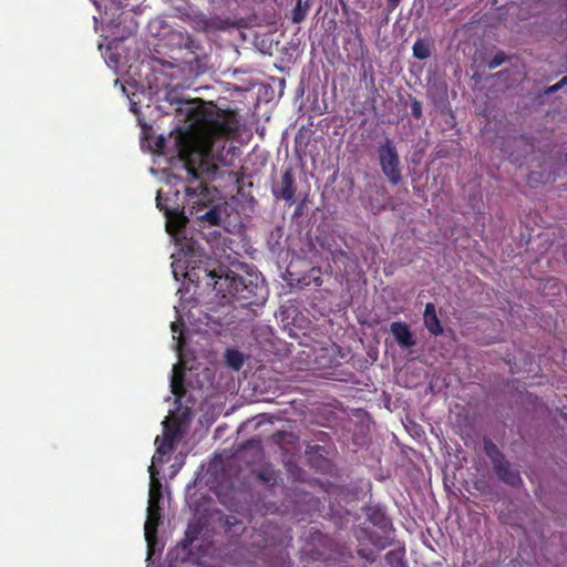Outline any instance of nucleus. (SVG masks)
<instances>
[{"label":"nucleus","mask_w":567,"mask_h":567,"mask_svg":"<svg viewBox=\"0 0 567 567\" xmlns=\"http://www.w3.org/2000/svg\"><path fill=\"white\" fill-rule=\"evenodd\" d=\"M295 173L292 167H287L281 176L280 184L272 187V194L276 198H281L288 204L295 203Z\"/></svg>","instance_id":"nucleus-6"},{"label":"nucleus","mask_w":567,"mask_h":567,"mask_svg":"<svg viewBox=\"0 0 567 567\" xmlns=\"http://www.w3.org/2000/svg\"><path fill=\"white\" fill-rule=\"evenodd\" d=\"M483 447L493 466L505 458L504 454L491 439L484 437Z\"/></svg>","instance_id":"nucleus-15"},{"label":"nucleus","mask_w":567,"mask_h":567,"mask_svg":"<svg viewBox=\"0 0 567 567\" xmlns=\"http://www.w3.org/2000/svg\"><path fill=\"white\" fill-rule=\"evenodd\" d=\"M400 2H401V0H388L389 11L395 10L399 7Z\"/></svg>","instance_id":"nucleus-24"},{"label":"nucleus","mask_w":567,"mask_h":567,"mask_svg":"<svg viewBox=\"0 0 567 567\" xmlns=\"http://www.w3.org/2000/svg\"><path fill=\"white\" fill-rule=\"evenodd\" d=\"M378 161L383 175L391 185H398L402 182V168L395 143L390 137H385L377 148Z\"/></svg>","instance_id":"nucleus-3"},{"label":"nucleus","mask_w":567,"mask_h":567,"mask_svg":"<svg viewBox=\"0 0 567 567\" xmlns=\"http://www.w3.org/2000/svg\"><path fill=\"white\" fill-rule=\"evenodd\" d=\"M367 517L370 523L379 527L381 530L386 532L392 529V522L386 514L379 507H369Z\"/></svg>","instance_id":"nucleus-11"},{"label":"nucleus","mask_w":567,"mask_h":567,"mask_svg":"<svg viewBox=\"0 0 567 567\" xmlns=\"http://www.w3.org/2000/svg\"><path fill=\"white\" fill-rule=\"evenodd\" d=\"M313 282L317 287L322 285V279L320 276L313 277Z\"/></svg>","instance_id":"nucleus-26"},{"label":"nucleus","mask_w":567,"mask_h":567,"mask_svg":"<svg viewBox=\"0 0 567 567\" xmlns=\"http://www.w3.org/2000/svg\"><path fill=\"white\" fill-rule=\"evenodd\" d=\"M207 186L204 183H199L197 187H186L185 194L189 200H193V207L190 214H194V209H196V218L207 223L209 226H217L220 221L219 209L214 206L209 208L204 214L199 215L198 213L206 207L204 198L206 197Z\"/></svg>","instance_id":"nucleus-4"},{"label":"nucleus","mask_w":567,"mask_h":567,"mask_svg":"<svg viewBox=\"0 0 567 567\" xmlns=\"http://www.w3.org/2000/svg\"><path fill=\"white\" fill-rule=\"evenodd\" d=\"M505 60H506L505 53L499 51L489 60L487 66L489 70H494V69L498 68L502 63H504Z\"/></svg>","instance_id":"nucleus-20"},{"label":"nucleus","mask_w":567,"mask_h":567,"mask_svg":"<svg viewBox=\"0 0 567 567\" xmlns=\"http://www.w3.org/2000/svg\"><path fill=\"white\" fill-rule=\"evenodd\" d=\"M161 497L162 494L159 489H155L154 486L152 485L150 491L148 507H153V505H158Z\"/></svg>","instance_id":"nucleus-21"},{"label":"nucleus","mask_w":567,"mask_h":567,"mask_svg":"<svg viewBox=\"0 0 567 567\" xmlns=\"http://www.w3.org/2000/svg\"><path fill=\"white\" fill-rule=\"evenodd\" d=\"M309 8L310 6L308 2L302 3V0H297L296 6L291 12V21L293 23L302 22L309 11Z\"/></svg>","instance_id":"nucleus-16"},{"label":"nucleus","mask_w":567,"mask_h":567,"mask_svg":"<svg viewBox=\"0 0 567 567\" xmlns=\"http://www.w3.org/2000/svg\"><path fill=\"white\" fill-rule=\"evenodd\" d=\"M219 272L213 270L207 276L216 279L214 289L221 293L224 299L235 302L243 308L259 306L266 301L267 288L264 282L258 281L257 276L249 275L248 277H243L230 270L223 274L221 269H219Z\"/></svg>","instance_id":"nucleus-2"},{"label":"nucleus","mask_w":567,"mask_h":567,"mask_svg":"<svg viewBox=\"0 0 567 567\" xmlns=\"http://www.w3.org/2000/svg\"><path fill=\"white\" fill-rule=\"evenodd\" d=\"M240 127L234 111L216 115H202L195 132H181L176 136L177 154L183 162L189 181L199 179V173L215 174L219 166H229L231 148L226 141L234 137Z\"/></svg>","instance_id":"nucleus-1"},{"label":"nucleus","mask_w":567,"mask_h":567,"mask_svg":"<svg viewBox=\"0 0 567 567\" xmlns=\"http://www.w3.org/2000/svg\"><path fill=\"white\" fill-rule=\"evenodd\" d=\"M393 554H394V551H389V553L385 555V558L389 560Z\"/></svg>","instance_id":"nucleus-29"},{"label":"nucleus","mask_w":567,"mask_h":567,"mask_svg":"<svg viewBox=\"0 0 567 567\" xmlns=\"http://www.w3.org/2000/svg\"><path fill=\"white\" fill-rule=\"evenodd\" d=\"M164 143V140H159L158 146H161Z\"/></svg>","instance_id":"nucleus-30"},{"label":"nucleus","mask_w":567,"mask_h":567,"mask_svg":"<svg viewBox=\"0 0 567 567\" xmlns=\"http://www.w3.org/2000/svg\"><path fill=\"white\" fill-rule=\"evenodd\" d=\"M411 114L416 120L422 116V104L417 100H413L411 103Z\"/></svg>","instance_id":"nucleus-22"},{"label":"nucleus","mask_w":567,"mask_h":567,"mask_svg":"<svg viewBox=\"0 0 567 567\" xmlns=\"http://www.w3.org/2000/svg\"><path fill=\"white\" fill-rule=\"evenodd\" d=\"M161 522V508L159 505H153V507L147 508V519L145 522L144 530H145V539L151 546L156 542L157 537V528Z\"/></svg>","instance_id":"nucleus-9"},{"label":"nucleus","mask_w":567,"mask_h":567,"mask_svg":"<svg viewBox=\"0 0 567 567\" xmlns=\"http://www.w3.org/2000/svg\"><path fill=\"white\" fill-rule=\"evenodd\" d=\"M390 331L394 340L402 349H409L416 344V341L413 338V333L408 323L403 321H394L390 326Z\"/></svg>","instance_id":"nucleus-8"},{"label":"nucleus","mask_w":567,"mask_h":567,"mask_svg":"<svg viewBox=\"0 0 567 567\" xmlns=\"http://www.w3.org/2000/svg\"><path fill=\"white\" fill-rule=\"evenodd\" d=\"M493 470L498 480L511 487H519L523 484L519 471L514 468L506 458L495 464Z\"/></svg>","instance_id":"nucleus-7"},{"label":"nucleus","mask_w":567,"mask_h":567,"mask_svg":"<svg viewBox=\"0 0 567 567\" xmlns=\"http://www.w3.org/2000/svg\"><path fill=\"white\" fill-rule=\"evenodd\" d=\"M171 328L174 333L179 331V324L177 322H172Z\"/></svg>","instance_id":"nucleus-27"},{"label":"nucleus","mask_w":567,"mask_h":567,"mask_svg":"<svg viewBox=\"0 0 567 567\" xmlns=\"http://www.w3.org/2000/svg\"><path fill=\"white\" fill-rule=\"evenodd\" d=\"M565 162L567 163V153H566V156H565Z\"/></svg>","instance_id":"nucleus-31"},{"label":"nucleus","mask_w":567,"mask_h":567,"mask_svg":"<svg viewBox=\"0 0 567 567\" xmlns=\"http://www.w3.org/2000/svg\"><path fill=\"white\" fill-rule=\"evenodd\" d=\"M226 362L234 370H239L244 364L243 354L238 350L228 349L226 352Z\"/></svg>","instance_id":"nucleus-18"},{"label":"nucleus","mask_w":567,"mask_h":567,"mask_svg":"<svg viewBox=\"0 0 567 567\" xmlns=\"http://www.w3.org/2000/svg\"><path fill=\"white\" fill-rule=\"evenodd\" d=\"M567 84V75L564 76L561 80H559L556 84H554L553 86L549 87V92H557L558 90H560L564 85Z\"/></svg>","instance_id":"nucleus-23"},{"label":"nucleus","mask_w":567,"mask_h":567,"mask_svg":"<svg viewBox=\"0 0 567 567\" xmlns=\"http://www.w3.org/2000/svg\"><path fill=\"white\" fill-rule=\"evenodd\" d=\"M172 37L177 40V43L179 44L181 48L186 49L190 54L194 55L193 59L188 60L189 63L193 62V60H197L196 52L197 50H199L200 45L198 44L197 41L193 39L190 34H188L187 32H174Z\"/></svg>","instance_id":"nucleus-13"},{"label":"nucleus","mask_w":567,"mask_h":567,"mask_svg":"<svg viewBox=\"0 0 567 567\" xmlns=\"http://www.w3.org/2000/svg\"><path fill=\"white\" fill-rule=\"evenodd\" d=\"M257 477L269 485H274L277 481L276 473L270 468H265L258 472Z\"/></svg>","instance_id":"nucleus-19"},{"label":"nucleus","mask_w":567,"mask_h":567,"mask_svg":"<svg viewBox=\"0 0 567 567\" xmlns=\"http://www.w3.org/2000/svg\"><path fill=\"white\" fill-rule=\"evenodd\" d=\"M167 199L163 197L162 192L159 190L156 196V206L157 208L164 213L167 223L166 229L168 233L179 231L188 221L187 217L184 214V209L178 206L175 208H169L166 204Z\"/></svg>","instance_id":"nucleus-5"},{"label":"nucleus","mask_w":567,"mask_h":567,"mask_svg":"<svg viewBox=\"0 0 567 567\" xmlns=\"http://www.w3.org/2000/svg\"><path fill=\"white\" fill-rule=\"evenodd\" d=\"M150 473L152 477H154V475L156 474L154 465L150 466Z\"/></svg>","instance_id":"nucleus-28"},{"label":"nucleus","mask_w":567,"mask_h":567,"mask_svg":"<svg viewBox=\"0 0 567 567\" xmlns=\"http://www.w3.org/2000/svg\"><path fill=\"white\" fill-rule=\"evenodd\" d=\"M114 6H116L117 8H123V7H126L128 6L127 1L128 0H110Z\"/></svg>","instance_id":"nucleus-25"},{"label":"nucleus","mask_w":567,"mask_h":567,"mask_svg":"<svg viewBox=\"0 0 567 567\" xmlns=\"http://www.w3.org/2000/svg\"><path fill=\"white\" fill-rule=\"evenodd\" d=\"M171 391L177 400L183 399L186 394L185 373L178 365H174L173 368V373L171 377Z\"/></svg>","instance_id":"nucleus-12"},{"label":"nucleus","mask_w":567,"mask_h":567,"mask_svg":"<svg viewBox=\"0 0 567 567\" xmlns=\"http://www.w3.org/2000/svg\"><path fill=\"white\" fill-rule=\"evenodd\" d=\"M424 326L435 337L443 333L442 323L436 315L435 305L427 302L423 313Z\"/></svg>","instance_id":"nucleus-10"},{"label":"nucleus","mask_w":567,"mask_h":567,"mask_svg":"<svg viewBox=\"0 0 567 567\" xmlns=\"http://www.w3.org/2000/svg\"><path fill=\"white\" fill-rule=\"evenodd\" d=\"M175 433L166 430L162 436L155 439L156 454L163 456L169 454L174 450Z\"/></svg>","instance_id":"nucleus-14"},{"label":"nucleus","mask_w":567,"mask_h":567,"mask_svg":"<svg viewBox=\"0 0 567 567\" xmlns=\"http://www.w3.org/2000/svg\"><path fill=\"white\" fill-rule=\"evenodd\" d=\"M412 50H413L414 58H416L419 60L427 59L431 55V50H430L429 44L422 39H417L414 42Z\"/></svg>","instance_id":"nucleus-17"}]
</instances>
